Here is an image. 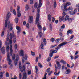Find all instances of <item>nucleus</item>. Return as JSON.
<instances>
[{
	"instance_id": "nucleus-50",
	"label": "nucleus",
	"mask_w": 79,
	"mask_h": 79,
	"mask_svg": "<svg viewBox=\"0 0 79 79\" xmlns=\"http://www.w3.org/2000/svg\"><path fill=\"white\" fill-rule=\"evenodd\" d=\"M68 21L69 23H71L72 21H73V19H69Z\"/></svg>"
},
{
	"instance_id": "nucleus-24",
	"label": "nucleus",
	"mask_w": 79,
	"mask_h": 79,
	"mask_svg": "<svg viewBox=\"0 0 79 79\" xmlns=\"http://www.w3.org/2000/svg\"><path fill=\"white\" fill-rule=\"evenodd\" d=\"M60 62L63 64H66V62L64 61V60H60Z\"/></svg>"
},
{
	"instance_id": "nucleus-4",
	"label": "nucleus",
	"mask_w": 79,
	"mask_h": 79,
	"mask_svg": "<svg viewBox=\"0 0 79 79\" xmlns=\"http://www.w3.org/2000/svg\"><path fill=\"white\" fill-rule=\"evenodd\" d=\"M14 34V31H12V34H11V33H10V37H11L10 39H11V40H9L10 44H12V43H13V40L12 39V37H14V36L15 35Z\"/></svg>"
},
{
	"instance_id": "nucleus-22",
	"label": "nucleus",
	"mask_w": 79,
	"mask_h": 79,
	"mask_svg": "<svg viewBox=\"0 0 79 79\" xmlns=\"http://www.w3.org/2000/svg\"><path fill=\"white\" fill-rule=\"evenodd\" d=\"M71 73V70H70L69 69H67L65 72V73L67 74H69V73Z\"/></svg>"
},
{
	"instance_id": "nucleus-31",
	"label": "nucleus",
	"mask_w": 79,
	"mask_h": 79,
	"mask_svg": "<svg viewBox=\"0 0 79 79\" xmlns=\"http://www.w3.org/2000/svg\"><path fill=\"white\" fill-rule=\"evenodd\" d=\"M41 49H44V43L42 42L40 45Z\"/></svg>"
},
{
	"instance_id": "nucleus-34",
	"label": "nucleus",
	"mask_w": 79,
	"mask_h": 79,
	"mask_svg": "<svg viewBox=\"0 0 79 79\" xmlns=\"http://www.w3.org/2000/svg\"><path fill=\"white\" fill-rule=\"evenodd\" d=\"M38 65V66H39L40 68H42L43 66H42V65L41 64H40V63H39Z\"/></svg>"
},
{
	"instance_id": "nucleus-42",
	"label": "nucleus",
	"mask_w": 79,
	"mask_h": 79,
	"mask_svg": "<svg viewBox=\"0 0 79 79\" xmlns=\"http://www.w3.org/2000/svg\"><path fill=\"white\" fill-rule=\"evenodd\" d=\"M34 7L35 8H37V3L36 2L35 4Z\"/></svg>"
},
{
	"instance_id": "nucleus-12",
	"label": "nucleus",
	"mask_w": 79,
	"mask_h": 79,
	"mask_svg": "<svg viewBox=\"0 0 79 79\" xmlns=\"http://www.w3.org/2000/svg\"><path fill=\"white\" fill-rule=\"evenodd\" d=\"M10 56H12V55H13V47L12 46V45H10Z\"/></svg>"
},
{
	"instance_id": "nucleus-15",
	"label": "nucleus",
	"mask_w": 79,
	"mask_h": 79,
	"mask_svg": "<svg viewBox=\"0 0 79 79\" xmlns=\"http://www.w3.org/2000/svg\"><path fill=\"white\" fill-rule=\"evenodd\" d=\"M16 29L18 31H17L18 34H19V32H20V31H21V28L18 27V26H17L16 27Z\"/></svg>"
},
{
	"instance_id": "nucleus-58",
	"label": "nucleus",
	"mask_w": 79,
	"mask_h": 79,
	"mask_svg": "<svg viewBox=\"0 0 79 79\" xmlns=\"http://www.w3.org/2000/svg\"><path fill=\"white\" fill-rule=\"evenodd\" d=\"M59 34L60 35V36L63 35V33H62V32L60 31L59 32Z\"/></svg>"
},
{
	"instance_id": "nucleus-25",
	"label": "nucleus",
	"mask_w": 79,
	"mask_h": 79,
	"mask_svg": "<svg viewBox=\"0 0 79 79\" xmlns=\"http://www.w3.org/2000/svg\"><path fill=\"white\" fill-rule=\"evenodd\" d=\"M16 58V55L15 54H13L12 55V60H14Z\"/></svg>"
},
{
	"instance_id": "nucleus-29",
	"label": "nucleus",
	"mask_w": 79,
	"mask_h": 79,
	"mask_svg": "<svg viewBox=\"0 0 79 79\" xmlns=\"http://www.w3.org/2000/svg\"><path fill=\"white\" fill-rule=\"evenodd\" d=\"M19 69H21V68H22L21 62H19Z\"/></svg>"
},
{
	"instance_id": "nucleus-20",
	"label": "nucleus",
	"mask_w": 79,
	"mask_h": 79,
	"mask_svg": "<svg viewBox=\"0 0 79 79\" xmlns=\"http://www.w3.org/2000/svg\"><path fill=\"white\" fill-rule=\"evenodd\" d=\"M20 9V7L19 6H17V13H21V11L19 10Z\"/></svg>"
},
{
	"instance_id": "nucleus-17",
	"label": "nucleus",
	"mask_w": 79,
	"mask_h": 79,
	"mask_svg": "<svg viewBox=\"0 0 79 79\" xmlns=\"http://www.w3.org/2000/svg\"><path fill=\"white\" fill-rule=\"evenodd\" d=\"M27 75L26 74V72H24L23 74V77H25L26 79H27Z\"/></svg>"
},
{
	"instance_id": "nucleus-60",
	"label": "nucleus",
	"mask_w": 79,
	"mask_h": 79,
	"mask_svg": "<svg viewBox=\"0 0 79 79\" xmlns=\"http://www.w3.org/2000/svg\"><path fill=\"white\" fill-rule=\"evenodd\" d=\"M18 13V14L17 15V16L18 17H19L20 16H21V13H19V12H17Z\"/></svg>"
},
{
	"instance_id": "nucleus-49",
	"label": "nucleus",
	"mask_w": 79,
	"mask_h": 79,
	"mask_svg": "<svg viewBox=\"0 0 79 79\" xmlns=\"http://www.w3.org/2000/svg\"><path fill=\"white\" fill-rule=\"evenodd\" d=\"M26 27L27 29H29V23H27L26 25Z\"/></svg>"
},
{
	"instance_id": "nucleus-52",
	"label": "nucleus",
	"mask_w": 79,
	"mask_h": 79,
	"mask_svg": "<svg viewBox=\"0 0 79 79\" xmlns=\"http://www.w3.org/2000/svg\"><path fill=\"white\" fill-rule=\"evenodd\" d=\"M66 5L67 6H69V5H71V3L69 2H67V3H66Z\"/></svg>"
},
{
	"instance_id": "nucleus-48",
	"label": "nucleus",
	"mask_w": 79,
	"mask_h": 79,
	"mask_svg": "<svg viewBox=\"0 0 79 79\" xmlns=\"http://www.w3.org/2000/svg\"><path fill=\"white\" fill-rule=\"evenodd\" d=\"M15 23H17L18 22V18L15 19Z\"/></svg>"
},
{
	"instance_id": "nucleus-32",
	"label": "nucleus",
	"mask_w": 79,
	"mask_h": 79,
	"mask_svg": "<svg viewBox=\"0 0 79 79\" xmlns=\"http://www.w3.org/2000/svg\"><path fill=\"white\" fill-rule=\"evenodd\" d=\"M73 10V8L71 6H70L69 8L67 9L68 11H69V10Z\"/></svg>"
},
{
	"instance_id": "nucleus-8",
	"label": "nucleus",
	"mask_w": 79,
	"mask_h": 79,
	"mask_svg": "<svg viewBox=\"0 0 79 79\" xmlns=\"http://www.w3.org/2000/svg\"><path fill=\"white\" fill-rule=\"evenodd\" d=\"M7 41L5 42V45H6V50L7 52L9 51V47H10V45L9 44L7 43Z\"/></svg>"
},
{
	"instance_id": "nucleus-64",
	"label": "nucleus",
	"mask_w": 79,
	"mask_h": 79,
	"mask_svg": "<svg viewBox=\"0 0 79 79\" xmlns=\"http://www.w3.org/2000/svg\"><path fill=\"white\" fill-rule=\"evenodd\" d=\"M17 79V77H16V76H15L13 78H11V79Z\"/></svg>"
},
{
	"instance_id": "nucleus-62",
	"label": "nucleus",
	"mask_w": 79,
	"mask_h": 79,
	"mask_svg": "<svg viewBox=\"0 0 79 79\" xmlns=\"http://www.w3.org/2000/svg\"><path fill=\"white\" fill-rule=\"evenodd\" d=\"M33 0H30V3L31 5H32L33 3Z\"/></svg>"
},
{
	"instance_id": "nucleus-26",
	"label": "nucleus",
	"mask_w": 79,
	"mask_h": 79,
	"mask_svg": "<svg viewBox=\"0 0 79 79\" xmlns=\"http://www.w3.org/2000/svg\"><path fill=\"white\" fill-rule=\"evenodd\" d=\"M25 8H26V10L27 11L29 9V5L27 4Z\"/></svg>"
},
{
	"instance_id": "nucleus-47",
	"label": "nucleus",
	"mask_w": 79,
	"mask_h": 79,
	"mask_svg": "<svg viewBox=\"0 0 79 79\" xmlns=\"http://www.w3.org/2000/svg\"><path fill=\"white\" fill-rule=\"evenodd\" d=\"M64 28H65V26L64 24H63L62 26H61L60 29H64Z\"/></svg>"
},
{
	"instance_id": "nucleus-5",
	"label": "nucleus",
	"mask_w": 79,
	"mask_h": 79,
	"mask_svg": "<svg viewBox=\"0 0 79 79\" xmlns=\"http://www.w3.org/2000/svg\"><path fill=\"white\" fill-rule=\"evenodd\" d=\"M64 11L63 13V16L62 17H59V20L60 21V22H61V21H63V20H64V16H66V13H65V12Z\"/></svg>"
},
{
	"instance_id": "nucleus-63",
	"label": "nucleus",
	"mask_w": 79,
	"mask_h": 79,
	"mask_svg": "<svg viewBox=\"0 0 79 79\" xmlns=\"http://www.w3.org/2000/svg\"><path fill=\"white\" fill-rule=\"evenodd\" d=\"M3 68H7V65L6 64L4 65Z\"/></svg>"
},
{
	"instance_id": "nucleus-6",
	"label": "nucleus",
	"mask_w": 79,
	"mask_h": 79,
	"mask_svg": "<svg viewBox=\"0 0 79 79\" xmlns=\"http://www.w3.org/2000/svg\"><path fill=\"white\" fill-rule=\"evenodd\" d=\"M16 59L14 61L15 66H16L17 65L18 62V60H19V55L18 54H16Z\"/></svg>"
},
{
	"instance_id": "nucleus-45",
	"label": "nucleus",
	"mask_w": 79,
	"mask_h": 79,
	"mask_svg": "<svg viewBox=\"0 0 79 79\" xmlns=\"http://www.w3.org/2000/svg\"><path fill=\"white\" fill-rule=\"evenodd\" d=\"M7 16L9 17H10L11 16V13L10 12H8Z\"/></svg>"
},
{
	"instance_id": "nucleus-43",
	"label": "nucleus",
	"mask_w": 79,
	"mask_h": 79,
	"mask_svg": "<svg viewBox=\"0 0 79 79\" xmlns=\"http://www.w3.org/2000/svg\"><path fill=\"white\" fill-rule=\"evenodd\" d=\"M19 79H21V77H22V75H21V73H19Z\"/></svg>"
},
{
	"instance_id": "nucleus-28",
	"label": "nucleus",
	"mask_w": 79,
	"mask_h": 79,
	"mask_svg": "<svg viewBox=\"0 0 79 79\" xmlns=\"http://www.w3.org/2000/svg\"><path fill=\"white\" fill-rule=\"evenodd\" d=\"M48 20L50 21H51V19H52V18H51V15H48Z\"/></svg>"
},
{
	"instance_id": "nucleus-18",
	"label": "nucleus",
	"mask_w": 79,
	"mask_h": 79,
	"mask_svg": "<svg viewBox=\"0 0 79 79\" xmlns=\"http://www.w3.org/2000/svg\"><path fill=\"white\" fill-rule=\"evenodd\" d=\"M23 70L22 69H21L20 70L21 73H23V71H24L26 70V67H25V65H23Z\"/></svg>"
},
{
	"instance_id": "nucleus-59",
	"label": "nucleus",
	"mask_w": 79,
	"mask_h": 79,
	"mask_svg": "<svg viewBox=\"0 0 79 79\" xmlns=\"http://www.w3.org/2000/svg\"><path fill=\"white\" fill-rule=\"evenodd\" d=\"M4 34H5V32L4 31H2L1 34V37H3V36L4 35Z\"/></svg>"
},
{
	"instance_id": "nucleus-33",
	"label": "nucleus",
	"mask_w": 79,
	"mask_h": 79,
	"mask_svg": "<svg viewBox=\"0 0 79 79\" xmlns=\"http://www.w3.org/2000/svg\"><path fill=\"white\" fill-rule=\"evenodd\" d=\"M66 6L64 5V10H63V11H66L67 9H66Z\"/></svg>"
},
{
	"instance_id": "nucleus-41",
	"label": "nucleus",
	"mask_w": 79,
	"mask_h": 79,
	"mask_svg": "<svg viewBox=\"0 0 79 79\" xmlns=\"http://www.w3.org/2000/svg\"><path fill=\"white\" fill-rule=\"evenodd\" d=\"M43 42L44 43V45L47 44V42L46 41V39H45L44 38V39Z\"/></svg>"
},
{
	"instance_id": "nucleus-19",
	"label": "nucleus",
	"mask_w": 79,
	"mask_h": 79,
	"mask_svg": "<svg viewBox=\"0 0 79 79\" xmlns=\"http://www.w3.org/2000/svg\"><path fill=\"white\" fill-rule=\"evenodd\" d=\"M1 51L3 54H5V47H3L1 48Z\"/></svg>"
},
{
	"instance_id": "nucleus-53",
	"label": "nucleus",
	"mask_w": 79,
	"mask_h": 79,
	"mask_svg": "<svg viewBox=\"0 0 79 79\" xmlns=\"http://www.w3.org/2000/svg\"><path fill=\"white\" fill-rule=\"evenodd\" d=\"M16 41V39L15 37H14L13 39V42L14 43H15Z\"/></svg>"
},
{
	"instance_id": "nucleus-27",
	"label": "nucleus",
	"mask_w": 79,
	"mask_h": 79,
	"mask_svg": "<svg viewBox=\"0 0 79 79\" xmlns=\"http://www.w3.org/2000/svg\"><path fill=\"white\" fill-rule=\"evenodd\" d=\"M38 33V35L40 36V37H42V35H43V34H42V33L41 32H40Z\"/></svg>"
},
{
	"instance_id": "nucleus-7",
	"label": "nucleus",
	"mask_w": 79,
	"mask_h": 79,
	"mask_svg": "<svg viewBox=\"0 0 79 79\" xmlns=\"http://www.w3.org/2000/svg\"><path fill=\"white\" fill-rule=\"evenodd\" d=\"M8 28L9 29L10 31H11L13 29L12 25L10 24V21H9V23H8Z\"/></svg>"
},
{
	"instance_id": "nucleus-21",
	"label": "nucleus",
	"mask_w": 79,
	"mask_h": 79,
	"mask_svg": "<svg viewBox=\"0 0 79 79\" xmlns=\"http://www.w3.org/2000/svg\"><path fill=\"white\" fill-rule=\"evenodd\" d=\"M69 13L71 15H75V12L73 10H71L69 11Z\"/></svg>"
},
{
	"instance_id": "nucleus-10",
	"label": "nucleus",
	"mask_w": 79,
	"mask_h": 79,
	"mask_svg": "<svg viewBox=\"0 0 79 79\" xmlns=\"http://www.w3.org/2000/svg\"><path fill=\"white\" fill-rule=\"evenodd\" d=\"M7 61H8V63L9 64H11V60L10 59V56H7Z\"/></svg>"
},
{
	"instance_id": "nucleus-54",
	"label": "nucleus",
	"mask_w": 79,
	"mask_h": 79,
	"mask_svg": "<svg viewBox=\"0 0 79 79\" xmlns=\"http://www.w3.org/2000/svg\"><path fill=\"white\" fill-rule=\"evenodd\" d=\"M31 55H32V56H34V55H35V52L32 51L31 52Z\"/></svg>"
},
{
	"instance_id": "nucleus-16",
	"label": "nucleus",
	"mask_w": 79,
	"mask_h": 79,
	"mask_svg": "<svg viewBox=\"0 0 79 79\" xmlns=\"http://www.w3.org/2000/svg\"><path fill=\"white\" fill-rule=\"evenodd\" d=\"M73 33V31L72 30H68L67 32V35H69V34H72Z\"/></svg>"
},
{
	"instance_id": "nucleus-1",
	"label": "nucleus",
	"mask_w": 79,
	"mask_h": 79,
	"mask_svg": "<svg viewBox=\"0 0 79 79\" xmlns=\"http://www.w3.org/2000/svg\"><path fill=\"white\" fill-rule=\"evenodd\" d=\"M41 6H42V0H39V6L37 8V11L38 13L37 14L36 19V23H37L39 20V16H40V14H39V13L40 12V7H41Z\"/></svg>"
},
{
	"instance_id": "nucleus-2",
	"label": "nucleus",
	"mask_w": 79,
	"mask_h": 79,
	"mask_svg": "<svg viewBox=\"0 0 79 79\" xmlns=\"http://www.w3.org/2000/svg\"><path fill=\"white\" fill-rule=\"evenodd\" d=\"M24 54L23 52V50H21V51L19 53L20 56H22L23 57L22 58V60L23 63H24V60H27V56L26 55H25L24 57L23 56Z\"/></svg>"
},
{
	"instance_id": "nucleus-35",
	"label": "nucleus",
	"mask_w": 79,
	"mask_h": 79,
	"mask_svg": "<svg viewBox=\"0 0 79 79\" xmlns=\"http://www.w3.org/2000/svg\"><path fill=\"white\" fill-rule=\"evenodd\" d=\"M56 2H55L54 3V7L55 8L56 7Z\"/></svg>"
},
{
	"instance_id": "nucleus-61",
	"label": "nucleus",
	"mask_w": 79,
	"mask_h": 79,
	"mask_svg": "<svg viewBox=\"0 0 79 79\" xmlns=\"http://www.w3.org/2000/svg\"><path fill=\"white\" fill-rule=\"evenodd\" d=\"M15 49H17L18 48V45L15 44Z\"/></svg>"
},
{
	"instance_id": "nucleus-14",
	"label": "nucleus",
	"mask_w": 79,
	"mask_h": 79,
	"mask_svg": "<svg viewBox=\"0 0 79 79\" xmlns=\"http://www.w3.org/2000/svg\"><path fill=\"white\" fill-rule=\"evenodd\" d=\"M38 28L39 29L40 31H41L42 29V26H41V23H39L38 24Z\"/></svg>"
},
{
	"instance_id": "nucleus-30",
	"label": "nucleus",
	"mask_w": 79,
	"mask_h": 79,
	"mask_svg": "<svg viewBox=\"0 0 79 79\" xmlns=\"http://www.w3.org/2000/svg\"><path fill=\"white\" fill-rule=\"evenodd\" d=\"M35 69H36L35 73L36 74H37V72H38V68L37 66H35Z\"/></svg>"
},
{
	"instance_id": "nucleus-23",
	"label": "nucleus",
	"mask_w": 79,
	"mask_h": 79,
	"mask_svg": "<svg viewBox=\"0 0 79 79\" xmlns=\"http://www.w3.org/2000/svg\"><path fill=\"white\" fill-rule=\"evenodd\" d=\"M69 19V17L68 15H66L65 18V20L64 21H68Z\"/></svg>"
},
{
	"instance_id": "nucleus-39",
	"label": "nucleus",
	"mask_w": 79,
	"mask_h": 79,
	"mask_svg": "<svg viewBox=\"0 0 79 79\" xmlns=\"http://www.w3.org/2000/svg\"><path fill=\"white\" fill-rule=\"evenodd\" d=\"M50 60H51V57H48L47 59V61H48V62H49Z\"/></svg>"
},
{
	"instance_id": "nucleus-55",
	"label": "nucleus",
	"mask_w": 79,
	"mask_h": 79,
	"mask_svg": "<svg viewBox=\"0 0 79 79\" xmlns=\"http://www.w3.org/2000/svg\"><path fill=\"white\" fill-rule=\"evenodd\" d=\"M9 32L8 33V34L7 36V38H6V40L7 41H8V40H9V36H8V35H9Z\"/></svg>"
},
{
	"instance_id": "nucleus-11",
	"label": "nucleus",
	"mask_w": 79,
	"mask_h": 79,
	"mask_svg": "<svg viewBox=\"0 0 79 79\" xmlns=\"http://www.w3.org/2000/svg\"><path fill=\"white\" fill-rule=\"evenodd\" d=\"M28 21L30 23H31L33 22V17H32V16H30L29 17Z\"/></svg>"
},
{
	"instance_id": "nucleus-51",
	"label": "nucleus",
	"mask_w": 79,
	"mask_h": 79,
	"mask_svg": "<svg viewBox=\"0 0 79 79\" xmlns=\"http://www.w3.org/2000/svg\"><path fill=\"white\" fill-rule=\"evenodd\" d=\"M13 13L14 15H15V16H16V11L15 10H13Z\"/></svg>"
},
{
	"instance_id": "nucleus-44",
	"label": "nucleus",
	"mask_w": 79,
	"mask_h": 79,
	"mask_svg": "<svg viewBox=\"0 0 79 79\" xmlns=\"http://www.w3.org/2000/svg\"><path fill=\"white\" fill-rule=\"evenodd\" d=\"M57 51L56 50H54L53 51H52V53H57Z\"/></svg>"
},
{
	"instance_id": "nucleus-40",
	"label": "nucleus",
	"mask_w": 79,
	"mask_h": 79,
	"mask_svg": "<svg viewBox=\"0 0 79 79\" xmlns=\"http://www.w3.org/2000/svg\"><path fill=\"white\" fill-rule=\"evenodd\" d=\"M60 72H59L58 73H57L55 72L54 73V74H55V75H56V76H58V75H59V74H60Z\"/></svg>"
},
{
	"instance_id": "nucleus-37",
	"label": "nucleus",
	"mask_w": 79,
	"mask_h": 79,
	"mask_svg": "<svg viewBox=\"0 0 79 79\" xmlns=\"http://www.w3.org/2000/svg\"><path fill=\"white\" fill-rule=\"evenodd\" d=\"M50 40L51 42H53L55 40V39L54 38H52L50 39Z\"/></svg>"
},
{
	"instance_id": "nucleus-9",
	"label": "nucleus",
	"mask_w": 79,
	"mask_h": 79,
	"mask_svg": "<svg viewBox=\"0 0 79 79\" xmlns=\"http://www.w3.org/2000/svg\"><path fill=\"white\" fill-rule=\"evenodd\" d=\"M6 20L5 21V27H7V26L8 25V23L7 22V21H8V19H9V17L8 16H7V15L6 16Z\"/></svg>"
},
{
	"instance_id": "nucleus-3",
	"label": "nucleus",
	"mask_w": 79,
	"mask_h": 79,
	"mask_svg": "<svg viewBox=\"0 0 79 79\" xmlns=\"http://www.w3.org/2000/svg\"><path fill=\"white\" fill-rule=\"evenodd\" d=\"M67 44V42H64L61 43L59 45L58 47H57L56 48H55V50H59L62 46H63V45H66Z\"/></svg>"
},
{
	"instance_id": "nucleus-13",
	"label": "nucleus",
	"mask_w": 79,
	"mask_h": 79,
	"mask_svg": "<svg viewBox=\"0 0 79 79\" xmlns=\"http://www.w3.org/2000/svg\"><path fill=\"white\" fill-rule=\"evenodd\" d=\"M57 65L58 67V69H61V64H60V62L59 61H57L56 62Z\"/></svg>"
},
{
	"instance_id": "nucleus-57",
	"label": "nucleus",
	"mask_w": 79,
	"mask_h": 79,
	"mask_svg": "<svg viewBox=\"0 0 79 79\" xmlns=\"http://www.w3.org/2000/svg\"><path fill=\"white\" fill-rule=\"evenodd\" d=\"M59 41H60V39H57L55 40V42L56 43H58Z\"/></svg>"
},
{
	"instance_id": "nucleus-38",
	"label": "nucleus",
	"mask_w": 79,
	"mask_h": 79,
	"mask_svg": "<svg viewBox=\"0 0 79 79\" xmlns=\"http://www.w3.org/2000/svg\"><path fill=\"white\" fill-rule=\"evenodd\" d=\"M31 74V70H28L27 74L28 75H30Z\"/></svg>"
},
{
	"instance_id": "nucleus-36",
	"label": "nucleus",
	"mask_w": 79,
	"mask_h": 79,
	"mask_svg": "<svg viewBox=\"0 0 79 79\" xmlns=\"http://www.w3.org/2000/svg\"><path fill=\"white\" fill-rule=\"evenodd\" d=\"M47 73H46L44 75V77L43 78V79H47V77H46V76H47Z\"/></svg>"
},
{
	"instance_id": "nucleus-46",
	"label": "nucleus",
	"mask_w": 79,
	"mask_h": 79,
	"mask_svg": "<svg viewBox=\"0 0 79 79\" xmlns=\"http://www.w3.org/2000/svg\"><path fill=\"white\" fill-rule=\"evenodd\" d=\"M64 39V36H61L60 39V40H63Z\"/></svg>"
},
{
	"instance_id": "nucleus-56",
	"label": "nucleus",
	"mask_w": 79,
	"mask_h": 79,
	"mask_svg": "<svg viewBox=\"0 0 79 79\" xmlns=\"http://www.w3.org/2000/svg\"><path fill=\"white\" fill-rule=\"evenodd\" d=\"M49 56L50 57H52L53 56V53L52 52L49 53Z\"/></svg>"
}]
</instances>
